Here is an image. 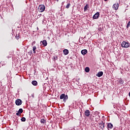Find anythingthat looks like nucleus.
Returning <instances> with one entry per match:
<instances>
[{
  "instance_id": "1",
  "label": "nucleus",
  "mask_w": 130,
  "mask_h": 130,
  "mask_svg": "<svg viewBox=\"0 0 130 130\" xmlns=\"http://www.w3.org/2000/svg\"><path fill=\"white\" fill-rule=\"evenodd\" d=\"M121 46L124 48H127V47H129V43L123 41L121 43Z\"/></svg>"
},
{
  "instance_id": "2",
  "label": "nucleus",
  "mask_w": 130,
  "mask_h": 130,
  "mask_svg": "<svg viewBox=\"0 0 130 130\" xmlns=\"http://www.w3.org/2000/svg\"><path fill=\"white\" fill-rule=\"evenodd\" d=\"M39 8L41 13L45 11V6L44 5H41L39 6Z\"/></svg>"
},
{
  "instance_id": "3",
  "label": "nucleus",
  "mask_w": 130,
  "mask_h": 130,
  "mask_svg": "<svg viewBox=\"0 0 130 130\" xmlns=\"http://www.w3.org/2000/svg\"><path fill=\"white\" fill-rule=\"evenodd\" d=\"M15 104L18 106H20V105H22V100L20 99H17L15 101Z\"/></svg>"
},
{
  "instance_id": "4",
  "label": "nucleus",
  "mask_w": 130,
  "mask_h": 130,
  "mask_svg": "<svg viewBox=\"0 0 130 130\" xmlns=\"http://www.w3.org/2000/svg\"><path fill=\"white\" fill-rule=\"evenodd\" d=\"M90 113H91V112L89 110H85L84 112V114L86 117H89L90 116Z\"/></svg>"
},
{
  "instance_id": "5",
  "label": "nucleus",
  "mask_w": 130,
  "mask_h": 130,
  "mask_svg": "<svg viewBox=\"0 0 130 130\" xmlns=\"http://www.w3.org/2000/svg\"><path fill=\"white\" fill-rule=\"evenodd\" d=\"M99 124L100 125V128H101V129H104V122L102 121L100 123H99Z\"/></svg>"
},
{
  "instance_id": "6",
  "label": "nucleus",
  "mask_w": 130,
  "mask_h": 130,
  "mask_svg": "<svg viewBox=\"0 0 130 130\" xmlns=\"http://www.w3.org/2000/svg\"><path fill=\"white\" fill-rule=\"evenodd\" d=\"M100 15V13L99 12H96L92 17L93 19H98L99 18V16Z\"/></svg>"
},
{
  "instance_id": "7",
  "label": "nucleus",
  "mask_w": 130,
  "mask_h": 130,
  "mask_svg": "<svg viewBox=\"0 0 130 130\" xmlns=\"http://www.w3.org/2000/svg\"><path fill=\"white\" fill-rule=\"evenodd\" d=\"M118 7H119V4L118 3L117 4H115L113 5V9H114V10H116V11L117 10H118Z\"/></svg>"
},
{
  "instance_id": "8",
  "label": "nucleus",
  "mask_w": 130,
  "mask_h": 130,
  "mask_svg": "<svg viewBox=\"0 0 130 130\" xmlns=\"http://www.w3.org/2000/svg\"><path fill=\"white\" fill-rule=\"evenodd\" d=\"M41 44H43L44 46H46L47 45V41L46 40H44L43 41H41L40 42Z\"/></svg>"
},
{
  "instance_id": "9",
  "label": "nucleus",
  "mask_w": 130,
  "mask_h": 130,
  "mask_svg": "<svg viewBox=\"0 0 130 130\" xmlns=\"http://www.w3.org/2000/svg\"><path fill=\"white\" fill-rule=\"evenodd\" d=\"M103 76V72L101 71L98 72V73L96 75V77H99L100 78V77H102Z\"/></svg>"
},
{
  "instance_id": "10",
  "label": "nucleus",
  "mask_w": 130,
  "mask_h": 130,
  "mask_svg": "<svg viewBox=\"0 0 130 130\" xmlns=\"http://www.w3.org/2000/svg\"><path fill=\"white\" fill-rule=\"evenodd\" d=\"M108 129V128H113V124L111 123H108L107 124Z\"/></svg>"
},
{
  "instance_id": "11",
  "label": "nucleus",
  "mask_w": 130,
  "mask_h": 130,
  "mask_svg": "<svg viewBox=\"0 0 130 130\" xmlns=\"http://www.w3.org/2000/svg\"><path fill=\"white\" fill-rule=\"evenodd\" d=\"M87 50L86 49H84V50H81V54H82L83 55H85V54H87Z\"/></svg>"
},
{
  "instance_id": "12",
  "label": "nucleus",
  "mask_w": 130,
  "mask_h": 130,
  "mask_svg": "<svg viewBox=\"0 0 130 130\" xmlns=\"http://www.w3.org/2000/svg\"><path fill=\"white\" fill-rule=\"evenodd\" d=\"M63 52L65 55H67V54H69V50L65 49L63 50Z\"/></svg>"
},
{
  "instance_id": "13",
  "label": "nucleus",
  "mask_w": 130,
  "mask_h": 130,
  "mask_svg": "<svg viewBox=\"0 0 130 130\" xmlns=\"http://www.w3.org/2000/svg\"><path fill=\"white\" fill-rule=\"evenodd\" d=\"M31 84L34 85V86H37V85H38V83L37 82V81L34 80L32 81L31 82Z\"/></svg>"
},
{
  "instance_id": "14",
  "label": "nucleus",
  "mask_w": 130,
  "mask_h": 130,
  "mask_svg": "<svg viewBox=\"0 0 130 130\" xmlns=\"http://www.w3.org/2000/svg\"><path fill=\"white\" fill-rule=\"evenodd\" d=\"M69 99V97L68 96V95H65V96L64 97V99L63 100V102H66L67 100Z\"/></svg>"
},
{
  "instance_id": "15",
  "label": "nucleus",
  "mask_w": 130,
  "mask_h": 130,
  "mask_svg": "<svg viewBox=\"0 0 130 130\" xmlns=\"http://www.w3.org/2000/svg\"><path fill=\"white\" fill-rule=\"evenodd\" d=\"M85 72H86V73H89L90 72V68H89V67H86L85 68Z\"/></svg>"
},
{
  "instance_id": "16",
  "label": "nucleus",
  "mask_w": 130,
  "mask_h": 130,
  "mask_svg": "<svg viewBox=\"0 0 130 130\" xmlns=\"http://www.w3.org/2000/svg\"><path fill=\"white\" fill-rule=\"evenodd\" d=\"M65 96H66V94H65L64 93H62V94H61L60 96V99H64Z\"/></svg>"
},
{
  "instance_id": "17",
  "label": "nucleus",
  "mask_w": 130,
  "mask_h": 130,
  "mask_svg": "<svg viewBox=\"0 0 130 130\" xmlns=\"http://www.w3.org/2000/svg\"><path fill=\"white\" fill-rule=\"evenodd\" d=\"M41 123H45L46 122V120L44 119H41V121H40Z\"/></svg>"
},
{
  "instance_id": "18",
  "label": "nucleus",
  "mask_w": 130,
  "mask_h": 130,
  "mask_svg": "<svg viewBox=\"0 0 130 130\" xmlns=\"http://www.w3.org/2000/svg\"><path fill=\"white\" fill-rule=\"evenodd\" d=\"M118 82L119 83V84H123L124 81H123V80H122V79L121 78H120L118 80Z\"/></svg>"
},
{
  "instance_id": "19",
  "label": "nucleus",
  "mask_w": 130,
  "mask_h": 130,
  "mask_svg": "<svg viewBox=\"0 0 130 130\" xmlns=\"http://www.w3.org/2000/svg\"><path fill=\"white\" fill-rule=\"evenodd\" d=\"M88 4H86V6L84 7V12H86V11H87V9H88Z\"/></svg>"
},
{
  "instance_id": "20",
  "label": "nucleus",
  "mask_w": 130,
  "mask_h": 130,
  "mask_svg": "<svg viewBox=\"0 0 130 130\" xmlns=\"http://www.w3.org/2000/svg\"><path fill=\"white\" fill-rule=\"evenodd\" d=\"M36 49H37L36 46H34L33 47L32 50L34 51V53H36Z\"/></svg>"
},
{
  "instance_id": "21",
  "label": "nucleus",
  "mask_w": 130,
  "mask_h": 130,
  "mask_svg": "<svg viewBox=\"0 0 130 130\" xmlns=\"http://www.w3.org/2000/svg\"><path fill=\"white\" fill-rule=\"evenodd\" d=\"M70 6H71V3H68V4L67 5V6L66 7V9H69L70 8Z\"/></svg>"
},
{
  "instance_id": "22",
  "label": "nucleus",
  "mask_w": 130,
  "mask_h": 130,
  "mask_svg": "<svg viewBox=\"0 0 130 130\" xmlns=\"http://www.w3.org/2000/svg\"><path fill=\"white\" fill-rule=\"evenodd\" d=\"M18 112L21 113H23V109L20 108L19 109Z\"/></svg>"
},
{
  "instance_id": "23",
  "label": "nucleus",
  "mask_w": 130,
  "mask_h": 130,
  "mask_svg": "<svg viewBox=\"0 0 130 130\" xmlns=\"http://www.w3.org/2000/svg\"><path fill=\"white\" fill-rule=\"evenodd\" d=\"M21 121H23V122L26 121V118L22 117V118H21Z\"/></svg>"
},
{
  "instance_id": "24",
  "label": "nucleus",
  "mask_w": 130,
  "mask_h": 130,
  "mask_svg": "<svg viewBox=\"0 0 130 130\" xmlns=\"http://www.w3.org/2000/svg\"><path fill=\"white\" fill-rule=\"evenodd\" d=\"M32 53H33V51L32 50H30V51L28 52L29 55H31Z\"/></svg>"
},
{
  "instance_id": "25",
  "label": "nucleus",
  "mask_w": 130,
  "mask_h": 130,
  "mask_svg": "<svg viewBox=\"0 0 130 130\" xmlns=\"http://www.w3.org/2000/svg\"><path fill=\"white\" fill-rule=\"evenodd\" d=\"M128 27H130V21L128 22L126 25V28L128 29Z\"/></svg>"
},
{
  "instance_id": "26",
  "label": "nucleus",
  "mask_w": 130,
  "mask_h": 130,
  "mask_svg": "<svg viewBox=\"0 0 130 130\" xmlns=\"http://www.w3.org/2000/svg\"><path fill=\"white\" fill-rule=\"evenodd\" d=\"M54 60H57V56H55L54 57Z\"/></svg>"
},
{
  "instance_id": "27",
  "label": "nucleus",
  "mask_w": 130,
  "mask_h": 130,
  "mask_svg": "<svg viewBox=\"0 0 130 130\" xmlns=\"http://www.w3.org/2000/svg\"><path fill=\"white\" fill-rule=\"evenodd\" d=\"M16 115L17 116L21 115V113L18 112L17 113H16Z\"/></svg>"
},
{
  "instance_id": "28",
  "label": "nucleus",
  "mask_w": 130,
  "mask_h": 130,
  "mask_svg": "<svg viewBox=\"0 0 130 130\" xmlns=\"http://www.w3.org/2000/svg\"><path fill=\"white\" fill-rule=\"evenodd\" d=\"M112 105H113L114 108H115V107H116V106H115V105H114V104L112 103Z\"/></svg>"
},
{
  "instance_id": "29",
  "label": "nucleus",
  "mask_w": 130,
  "mask_h": 130,
  "mask_svg": "<svg viewBox=\"0 0 130 130\" xmlns=\"http://www.w3.org/2000/svg\"><path fill=\"white\" fill-rule=\"evenodd\" d=\"M36 42H33L32 43H31V45H33V44H35Z\"/></svg>"
},
{
  "instance_id": "30",
  "label": "nucleus",
  "mask_w": 130,
  "mask_h": 130,
  "mask_svg": "<svg viewBox=\"0 0 130 130\" xmlns=\"http://www.w3.org/2000/svg\"><path fill=\"white\" fill-rule=\"evenodd\" d=\"M41 16V14H39L38 15V17L39 16V17H40Z\"/></svg>"
},
{
  "instance_id": "31",
  "label": "nucleus",
  "mask_w": 130,
  "mask_h": 130,
  "mask_svg": "<svg viewBox=\"0 0 130 130\" xmlns=\"http://www.w3.org/2000/svg\"><path fill=\"white\" fill-rule=\"evenodd\" d=\"M32 98H34V95H32Z\"/></svg>"
},
{
  "instance_id": "32",
  "label": "nucleus",
  "mask_w": 130,
  "mask_h": 130,
  "mask_svg": "<svg viewBox=\"0 0 130 130\" xmlns=\"http://www.w3.org/2000/svg\"><path fill=\"white\" fill-rule=\"evenodd\" d=\"M128 95H129V97H130V92H129V93H128Z\"/></svg>"
},
{
  "instance_id": "33",
  "label": "nucleus",
  "mask_w": 130,
  "mask_h": 130,
  "mask_svg": "<svg viewBox=\"0 0 130 130\" xmlns=\"http://www.w3.org/2000/svg\"><path fill=\"white\" fill-rule=\"evenodd\" d=\"M105 1V2H107V0H104Z\"/></svg>"
},
{
  "instance_id": "34",
  "label": "nucleus",
  "mask_w": 130,
  "mask_h": 130,
  "mask_svg": "<svg viewBox=\"0 0 130 130\" xmlns=\"http://www.w3.org/2000/svg\"><path fill=\"white\" fill-rule=\"evenodd\" d=\"M57 1V2H58V0H56Z\"/></svg>"
},
{
  "instance_id": "35",
  "label": "nucleus",
  "mask_w": 130,
  "mask_h": 130,
  "mask_svg": "<svg viewBox=\"0 0 130 130\" xmlns=\"http://www.w3.org/2000/svg\"><path fill=\"white\" fill-rule=\"evenodd\" d=\"M38 30V27L37 28Z\"/></svg>"
}]
</instances>
